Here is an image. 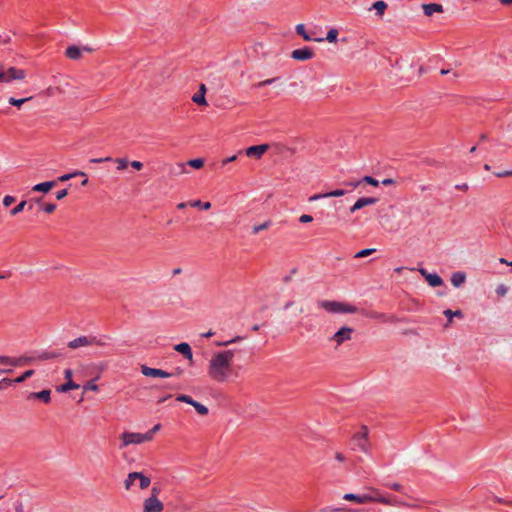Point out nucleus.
<instances>
[{"label":"nucleus","instance_id":"1","mask_svg":"<svg viewBox=\"0 0 512 512\" xmlns=\"http://www.w3.org/2000/svg\"><path fill=\"white\" fill-rule=\"evenodd\" d=\"M235 350L227 349L213 353L208 362L207 375L215 383H226L232 376H238L233 368Z\"/></svg>","mask_w":512,"mask_h":512},{"label":"nucleus","instance_id":"2","mask_svg":"<svg viewBox=\"0 0 512 512\" xmlns=\"http://www.w3.org/2000/svg\"><path fill=\"white\" fill-rule=\"evenodd\" d=\"M318 306L328 313H355L357 308L353 305L338 302V301H329V300H320L318 301Z\"/></svg>","mask_w":512,"mask_h":512},{"label":"nucleus","instance_id":"3","mask_svg":"<svg viewBox=\"0 0 512 512\" xmlns=\"http://www.w3.org/2000/svg\"><path fill=\"white\" fill-rule=\"evenodd\" d=\"M368 434L367 426H361L360 430L352 437V449L368 453Z\"/></svg>","mask_w":512,"mask_h":512},{"label":"nucleus","instance_id":"4","mask_svg":"<svg viewBox=\"0 0 512 512\" xmlns=\"http://www.w3.org/2000/svg\"><path fill=\"white\" fill-rule=\"evenodd\" d=\"M120 439L122 441L120 448H124L132 444H141L144 442H149L150 435H145V433L123 432L121 434Z\"/></svg>","mask_w":512,"mask_h":512},{"label":"nucleus","instance_id":"5","mask_svg":"<svg viewBox=\"0 0 512 512\" xmlns=\"http://www.w3.org/2000/svg\"><path fill=\"white\" fill-rule=\"evenodd\" d=\"M176 400L179 401V402H184V403H187L191 406H193L195 408V410L197 411L198 414L202 415V416H205L209 413V410L208 408L201 404L200 402L194 400L191 396L189 395H185V394H180L176 397Z\"/></svg>","mask_w":512,"mask_h":512},{"label":"nucleus","instance_id":"6","mask_svg":"<svg viewBox=\"0 0 512 512\" xmlns=\"http://www.w3.org/2000/svg\"><path fill=\"white\" fill-rule=\"evenodd\" d=\"M343 499L346 501H352L357 504H366L374 501L375 496L369 493L363 494H354V493H346L343 496Z\"/></svg>","mask_w":512,"mask_h":512},{"label":"nucleus","instance_id":"7","mask_svg":"<svg viewBox=\"0 0 512 512\" xmlns=\"http://www.w3.org/2000/svg\"><path fill=\"white\" fill-rule=\"evenodd\" d=\"M163 503L156 497H148L143 502V512H162Z\"/></svg>","mask_w":512,"mask_h":512},{"label":"nucleus","instance_id":"8","mask_svg":"<svg viewBox=\"0 0 512 512\" xmlns=\"http://www.w3.org/2000/svg\"><path fill=\"white\" fill-rule=\"evenodd\" d=\"M141 373L144 375V376H147V377H158V378H169V377H172L174 374L172 373H169L167 371H164L162 369H158V368H151L147 365H142L141 366Z\"/></svg>","mask_w":512,"mask_h":512},{"label":"nucleus","instance_id":"9","mask_svg":"<svg viewBox=\"0 0 512 512\" xmlns=\"http://www.w3.org/2000/svg\"><path fill=\"white\" fill-rule=\"evenodd\" d=\"M353 331L351 327H342L331 337V340L336 342L337 346H339L351 339Z\"/></svg>","mask_w":512,"mask_h":512},{"label":"nucleus","instance_id":"10","mask_svg":"<svg viewBox=\"0 0 512 512\" xmlns=\"http://www.w3.org/2000/svg\"><path fill=\"white\" fill-rule=\"evenodd\" d=\"M291 57L297 61H306L314 57V51L310 47L295 49L292 51Z\"/></svg>","mask_w":512,"mask_h":512},{"label":"nucleus","instance_id":"11","mask_svg":"<svg viewBox=\"0 0 512 512\" xmlns=\"http://www.w3.org/2000/svg\"><path fill=\"white\" fill-rule=\"evenodd\" d=\"M268 149V144H260L246 148L245 150H243V153H245V155L248 157H255L257 159H260Z\"/></svg>","mask_w":512,"mask_h":512},{"label":"nucleus","instance_id":"12","mask_svg":"<svg viewBox=\"0 0 512 512\" xmlns=\"http://www.w3.org/2000/svg\"><path fill=\"white\" fill-rule=\"evenodd\" d=\"M378 201L375 197H361L359 198L353 206L350 207V213H354L357 210L362 209L365 206L373 205Z\"/></svg>","mask_w":512,"mask_h":512},{"label":"nucleus","instance_id":"13","mask_svg":"<svg viewBox=\"0 0 512 512\" xmlns=\"http://www.w3.org/2000/svg\"><path fill=\"white\" fill-rule=\"evenodd\" d=\"M5 73L8 82L12 80H23L26 77L25 70L15 67H10Z\"/></svg>","mask_w":512,"mask_h":512},{"label":"nucleus","instance_id":"14","mask_svg":"<svg viewBox=\"0 0 512 512\" xmlns=\"http://www.w3.org/2000/svg\"><path fill=\"white\" fill-rule=\"evenodd\" d=\"M91 345V341H90V335L89 336H80L78 338H75L71 341L68 342V347L71 348V349H77L79 347H84V346H90Z\"/></svg>","mask_w":512,"mask_h":512},{"label":"nucleus","instance_id":"15","mask_svg":"<svg viewBox=\"0 0 512 512\" xmlns=\"http://www.w3.org/2000/svg\"><path fill=\"white\" fill-rule=\"evenodd\" d=\"M174 350L181 353L191 363L193 361V353L188 343L182 342L174 346Z\"/></svg>","mask_w":512,"mask_h":512},{"label":"nucleus","instance_id":"16","mask_svg":"<svg viewBox=\"0 0 512 512\" xmlns=\"http://www.w3.org/2000/svg\"><path fill=\"white\" fill-rule=\"evenodd\" d=\"M346 194V191L343 190V189H336V190H333V191H330V192H327V193H323V194H315L313 196L310 197V201H315V200H318V199H322V198H330V197H340V196H343Z\"/></svg>","mask_w":512,"mask_h":512},{"label":"nucleus","instance_id":"17","mask_svg":"<svg viewBox=\"0 0 512 512\" xmlns=\"http://www.w3.org/2000/svg\"><path fill=\"white\" fill-rule=\"evenodd\" d=\"M51 391L50 390H42L40 392H31L28 394L27 399H40L44 403H49L51 400Z\"/></svg>","mask_w":512,"mask_h":512},{"label":"nucleus","instance_id":"18","mask_svg":"<svg viewBox=\"0 0 512 512\" xmlns=\"http://www.w3.org/2000/svg\"><path fill=\"white\" fill-rule=\"evenodd\" d=\"M65 55L71 60H79L82 57V50L75 45L68 46Z\"/></svg>","mask_w":512,"mask_h":512},{"label":"nucleus","instance_id":"19","mask_svg":"<svg viewBox=\"0 0 512 512\" xmlns=\"http://www.w3.org/2000/svg\"><path fill=\"white\" fill-rule=\"evenodd\" d=\"M56 185V181H46L42 183H38L32 187V191L34 192H49Z\"/></svg>","mask_w":512,"mask_h":512},{"label":"nucleus","instance_id":"20","mask_svg":"<svg viewBox=\"0 0 512 512\" xmlns=\"http://www.w3.org/2000/svg\"><path fill=\"white\" fill-rule=\"evenodd\" d=\"M450 281L454 287L458 288L465 283L466 273H464L462 271L454 272L450 277Z\"/></svg>","mask_w":512,"mask_h":512},{"label":"nucleus","instance_id":"21","mask_svg":"<svg viewBox=\"0 0 512 512\" xmlns=\"http://www.w3.org/2000/svg\"><path fill=\"white\" fill-rule=\"evenodd\" d=\"M423 10L426 16H431L436 12H443V6L438 3H429L423 5Z\"/></svg>","mask_w":512,"mask_h":512},{"label":"nucleus","instance_id":"22","mask_svg":"<svg viewBox=\"0 0 512 512\" xmlns=\"http://www.w3.org/2000/svg\"><path fill=\"white\" fill-rule=\"evenodd\" d=\"M370 494L375 496L373 502H379L385 505H396V501L394 499H390L384 496H380L378 490L371 488Z\"/></svg>","mask_w":512,"mask_h":512},{"label":"nucleus","instance_id":"23","mask_svg":"<svg viewBox=\"0 0 512 512\" xmlns=\"http://www.w3.org/2000/svg\"><path fill=\"white\" fill-rule=\"evenodd\" d=\"M296 32L298 35H300L305 41H317L321 42L324 40V38H312L305 30L304 24H298L296 26Z\"/></svg>","mask_w":512,"mask_h":512},{"label":"nucleus","instance_id":"24","mask_svg":"<svg viewBox=\"0 0 512 512\" xmlns=\"http://www.w3.org/2000/svg\"><path fill=\"white\" fill-rule=\"evenodd\" d=\"M109 339L110 338L108 336H106V335H101V336L90 335L91 345H96V346H99V347L107 346Z\"/></svg>","mask_w":512,"mask_h":512},{"label":"nucleus","instance_id":"25","mask_svg":"<svg viewBox=\"0 0 512 512\" xmlns=\"http://www.w3.org/2000/svg\"><path fill=\"white\" fill-rule=\"evenodd\" d=\"M60 356H62V353H60L58 351H43V352L39 353L36 356V358H37V360L45 361V360L55 359Z\"/></svg>","mask_w":512,"mask_h":512},{"label":"nucleus","instance_id":"26","mask_svg":"<svg viewBox=\"0 0 512 512\" xmlns=\"http://www.w3.org/2000/svg\"><path fill=\"white\" fill-rule=\"evenodd\" d=\"M387 7L388 5L385 1L379 0L372 5L371 9H375L376 15L381 18L384 15V12L387 9Z\"/></svg>","mask_w":512,"mask_h":512},{"label":"nucleus","instance_id":"27","mask_svg":"<svg viewBox=\"0 0 512 512\" xmlns=\"http://www.w3.org/2000/svg\"><path fill=\"white\" fill-rule=\"evenodd\" d=\"M426 280H427L428 284L432 287H437L443 283L442 278L438 274H435V273L427 274Z\"/></svg>","mask_w":512,"mask_h":512},{"label":"nucleus","instance_id":"28","mask_svg":"<svg viewBox=\"0 0 512 512\" xmlns=\"http://www.w3.org/2000/svg\"><path fill=\"white\" fill-rule=\"evenodd\" d=\"M137 479L139 480V487L142 490L147 489L151 484L150 478L142 472H137Z\"/></svg>","mask_w":512,"mask_h":512},{"label":"nucleus","instance_id":"29","mask_svg":"<svg viewBox=\"0 0 512 512\" xmlns=\"http://www.w3.org/2000/svg\"><path fill=\"white\" fill-rule=\"evenodd\" d=\"M79 385L72 380H68L66 383L57 388L59 392H68L73 389H78Z\"/></svg>","mask_w":512,"mask_h":512},{"label":"nucleus","instance_id":"30","mask_svg":"<svg viewBox=\"0 0 512 512\" xmlns=\"http://www.w3.org/2000/svg\"><path fill=\"white\" fill-rule=\"evenodd\" d=\"M135 480H137V472H130L124 480V487L126 490H130Z\"/></svg>","mask_w":512,"mask_h":512},{"label":"nucleus","instance_id":"31","mask_svg":"<svg viewBox=\"0 0 512 512\" xmlns=\"http://www.w3.org/2000/svg\"><path fill=\"white\" fill-rule=\"evenodd\" d=\"M0 364L21 366V360H14V358H11L9 356H0Z\"/></svg>","mask_w":512,"mask_h":512},{"label":"nucleus","instance_id":"32","mask_svg":"<svg viewBox=\"0 0 512 512\" xmlns=\"http://www.w3.org/2000/svg\"><path fill=\"white\" fill-rule=\"evenodd\" d=\"M27 204H28V202L26 200L20 201L14 208H12L10 210V215L11 216L18 215L19 213H21L24 210V208L26 207Z\"/></svg>","mask_w":512,"mask_h":512},{"label":"nucleus","instance_id":"33","mask_svg":"<svg viewBox=\"0 0 512 512\" xmlns=\"http://www.w3.org/2000/svg\"><path fill=\"white\" fill-rule=\"evenodd\" d=\"M271 225H272V221L271 220H267V221H265V222H263L261 224L254 225L253 229H252V233L253 234H258L260 231L268 229Z\"/></svg>","mask_w":512,"mask_h":512},{"label":"nucleus","instance_id":"34","mask_svg":"<svg viewBox=\"0 0 512 512\" xmlns=\"http://www.w3.org/2000/svg\"><path fill=\"white\" fill-rule=\"evenodd\" d=\"M76 176H86V174L84 172H82V171H76V172H73V173L64 174V175L60 176L58 178V181L65 182V181H68L71 178L76 177Z\"/></svg>","mask_w":512,"mask_h":512},{"label":"nucleus","instance_id":"35","mask_svg":"<svg viewBox=\"0 0 512 512\" xmlns=\"http://www.w3.org/2000/svg\"><path fill=\"white\" fill-rule=\"evenodd\" d=\"M242 339H243V337H241V336H236V337H234V338H232V339H230V340H227V341H216V342H215V345H216L217 347H227V346H229L230 344H232V343H236V342H238V341H240V340H242Z\"/></svg>","mask_w":512,"mask_h":512},{"label":"nucleus","instance_id":"36","mask_svg":"<svg viewBox=\"0 0 512 512\" xmlns=\"http://www.w3.org/2000/svg\"><path fill=\"white\" fill-rule=\"evenodd\" d=\"M192 101L195 102L198 105H207V101L205 98V95L203 93H195L192 97Z\"/></svg>","mask_w":512,"mask_h":512},{"label":"nucleus","instance_id":"37","mask_svg":"<svg viewBox=\"0 0 512 512\" xmlns=\"http://www.w3.org/2000/svg\"><path fill=\"white\" fill-rule=\"evenodd\" d=\"M31 98H32V97H27V98L17 99V98H14V97H10V98L8 99V103H9L10 105L20 107L22 104H24L25 102L29 101Z\"/></svg>","mask_w":512,"mask_h":512},{"label":"nucleus","instance_id":"38","mask_svg":"<svg viewBox=\"0 0 512 512\" xmlns=\"http://www.w3.org/2000/svg\"><path fill=\"white\" fill-rule=\"evenodd\" d=\"M34 374V370H27L21 376L13 379V383H22Z\"/></svg>","mask_w":512,"mask_h":512},{"label":"nucleus","instance_id":"39","mask_svg":"<svg viewBox=\"0 0 512 512\" xmlns=\"http://www.w3.org/2000/svg\"><path fill=\"white\" fill-rule=\"evenodd\" d=\"M375 251H376V249H374V248H366V249H363V250H360L359 252H357L354 255V258H363V257L373 254Z\"/></svg>","mask_w":512,"mask_h":512},{"label":"nucleus","instance_id":"40","mask_svg":"<svg viewBox=\"0 0 512 512\" xmlns=\"http://www.w3.org/2000/svg\"><path fill=\"white\" fill-rule=\"evenodd\" d=\"M188 165L194 169H200L204 165V161L201 158H196L188 161Z\"/></svg>","mask_w":512,"mask_h":512},{"label":"nucleus","instance_id":"41","mask_svg":"<svg viewBox=\"0 0 512 512\" xmlns=\"http://www.w3.org/2000/svg\"><path fill=\"white\" fill-rule=\"evenodd\" d=\"M191 206L192 207H200L204 210H208L211 207V203L210 202H202L201 200H195L191 203Z\"/></svg>","mask_w":512,"mask_h":512},{"label":"nucleus","instance_id":"42","mask_svg":"<svg viewBox=\"0 0 512 512\" xmlns=\"http://www.w3.org/2000/svg\"><path fill=\"white\" fill-rule=\"evenodd\" d=\"M337 36H338V30L335 29V28H331L328 33H327V36H326V40L329 41V42H335L337 40Z\"/></svg>","mask_w":512,"mask_h":512},{"label":"nucleus","instance_id":"43","mask_svg":"<svg viewBox=\"0 0 512 512\" xmlns=\"http://www.w3.org/2000/svg\"><path fill=\"white\" fill-rule=\"evenodd\" d=\"M361 180V183H366V184H369V185H372L374 187H377L379 185V181L375 178H373L372 176H364Z\"/></svg>","mask_w":512,"mask_h":512},{"label":"nucleus","instance_id":"44","mask_svg":"<svg viewBox=\"0 0 512 512\" xmlns=\"http://www.w3.org/2000/svg\"><path fill=\"white\" fill-rule=\"evenodd\" d=\"M56 207L57 206L54 203H46L41 206V210H43L44 212H46L48 214H51L56 210Z\"/></svg>","mask_w":512,"mask_h":512},{"label":"nucleus","instance_id":"45","mask_svg":"<svg viewBox=\"0 0 512 512\" xmlns=\"http://www.w3.org/2000/svg\"><path fill=\"white\" fill-rule=\"evenodd\" d=\"M508 292V287L504 284H499L497 287H496V294L500 297H503L507 294Z\"/></svg>","mask_w":512,"mask_h":512},{"label":"nucleus","instance_id":"46","mask_svg":"<svg viewBox=\"0 0 512 512\" xmlns=\"http://www.w3.org/2000/svg\"><path fill=\"white\" fill-rule=\"evenodd\" d=\"M14 360H21V366L25 365L27 363H31L35 360H37L36 356H22L19 358H14Z\"/></svg>","mask_w":512,"mask_h":512},{"label":"nucleus","instance_id":"47","mask_svg":"<svg viewBox=\"0 0 512 512\" xmlns=\"http://www.w3.org/2000/svg\"><path fill=\"white\" fill-rule=\"evenodd\" d=\"M115 162L118 164L117 169L118 170H124L127 168L128 161L125 158H117L115 159Z\"/></svg>","mask_w":512,"mask_h":512},{"label":"nucleus","instance_id":"48","mask_svg":"<svg viewBox=\"0 0 512 512\" xmlns=\"http://www.w3.org/2000/svg\"><path fill=\"white\" fill-rule=\"evenodd\" d=\"M243 153V150H239L238 153L236 155H233V156H230V157H227L225 159L222 160V165L225 166L227 165L228 163H231V162H234L238 155H241Z\"/></svg>","mask_w":512,"mask_h":512},{"label":"nucleus","instance_id":"49","mask_svg":"<svg viewBox=\"0 0 512 512\" xmlns=\"http://www.w3.org/2000/svg\"><path fill=\"white\" fill-rule=\"evenodd\" d=\"M161 428V424H155L148 432L145 433V435H150V441L154 438V435L157 431H159Z\"/></svg>","mask_w":512,"mask_h":512},{"label":"nucleus","instance_id":"50","mask_svg":"<svg viewBox=\"0 0 512 512\" xmlns=\"http://www.w3.org/2000/svg\"><path fill=\"white\" fill-rule=\"evenodd\" d=\"M14 202H15V197H14V196L6 195V196L3 198V206H4V207H9V206H11Z\"/></svg>","mask_w":512,"mask_h":512},{"label":"nucleus","instance_id":"51","mask_svg":"<svg viewBox=\"0 0 512 512\" xmlns=\"http://www.w3.org/2000/svg\"><path fill=\"white\" fill-rule=\"evenodd\" d=\"M13 384L12 379L4 378L0 380V390L6 389L7 387L11 386Z\"/></svg>","mask_w":512,"mask_h":512},{"label":"nucleus","instance_id":"52","mask_svg":"<svg viewBox=\"0 0 512 512\" xmlns=\"http://www.w3.org/2000/svg\"><path fill=\"white\" fill-rule=\"evenodd\" d=\"M276 80H277V78L266 79V80H263V81L257 83L255 85V87L261 88V87H264V86H267V85H270V84L274 83Z\"/></svg>","mask_w":512,"mask_h":512},{"label":"nucleus","instance_id":"53","mask_svg":"<svg viewBox=\"0 0 512 512\" xmlns=\"http://www.w3.org/2000/svg\"><path fill=\"white\" fill-rule=\"evenodd\" d=\"M386 486L397 492H401L403 490V486L399 483H388Z\"/></svg>","mask_w":512,"mask_h":512},{"label":"nucleus","instance_id":"54","mask_svg":"<svg viewBox=\"0 0 512 512\" xmlns=\"http://www.w3.org/2000/svg\"><path fill=\"white\" fill-rule=\"evenodd\" d=\"M84 390H92L98 391V385H96L93 381H89L84 387Z\"/></svg>","mask_w":512,"mask_h":512},{"label":"nucleus","instance_id":"55","mask_svg":"<svg viewBox=\"0 0 512 512\" xmlns=\"http://www.w3.org/2000/svg\"><path fill=\"white\" fill-rule=\"evenodd\" d=\"M299 221L301 223H310V222L313 221V217L311 215H308V214H303V215L300 216Z\"/></svg>","mask_w":512,"mask_h":512},{"label":"nucleus","instance_id":"56","mask_svg":"<svg viewBox=\"0 0 512 512\" xmlns=\"http://www.w3.org/2000/svg\"><path fill=\"white\" fill-rule=\"evenodd\" d=\"M113 159L111 157H105V158H92L90 159L91 163H103V162H110Z\"/></svg>","mask_w":512,"mask_h":512},{"label":"nucleus","instance_id":"57","mask_svg":"<svg viewBox=\"0 0 512 512\" xmlns=\"http://www.w3.org/2000/svg\"><path fill=\"white\" fill-rule=\"evenodd\" d=\"M67 195H68V190L67 189L59 190V191L56 192V199L57 200H62Z\"/></svg>","mask_w":512,"mask_h":512},{"label":"nucleus","instance_id":"58","mask_svg":"<svg viewBox=\"0 0 512 512\" xmlns=\"http://www.w3.org/2000/svg\"><path fill=\"white\" fill-rule=\"evenodd\" d=\"M495 175L499 178L512 176V170H504V171L496 172Z\"/></svg>","mask_w":512,"mask_h":512},{"label":"nucleus","instance_id":"59","mask_svg":"<svg viewBox=\"0 0 512 512\" xmlns=\"http://www.w3.org/2000/svg\"><path fill=\"white\" fill-rule=\"evenodd\" d=\"M360 184H361V180L344 182L345 186L351 187L352 189L357 188Z\"/></svg>","mask_w":512,"mask_h":512},{"label":"nucleus","instance_id":"60","mask_svg":"<svg viewBox=\"0 0 512 512\" xmlns=\"http://www.w3.org/2000/svg\"><path fill=\"white\" fill-rule=\"evenodd\" d=\"M160 492H161V489H160L159 486H153L151 488V495H150V497L158 498V495L160 494Z\"/></svg>","mask_w":512,"mask_h":512},{"label":"nucleus","instance_id":"61","mask_svg":"<svg viewBox=\"0 0 512 512\" xmlns=\"http://www.w3.org/2000/svg\"><path fill=\"white\" fill-rule=\"evenodd\" d=\"M342 511H344L343 508L326 507V508L321 509V512H342Z\"/></svg>","mask_w":512,"mask_h":512},{"label":"nucleus","instance_id":"62","mask_svg":"<svg viewBox=\"0 0 512 512\" xmlns=\"http://www.w3.org/2000/svg\"><path fill=\"white\" fill-rule=\"evenodd\" d=\"M130 165L136 169V170H141L142 167H143V164L140 162V161H137V160H134L130 163Z\"/></svg>","mask_w":512,"mask_h":512},{"label":"nucleus","instance_id":"63","mask_svg":"<svg viewBox=\"0 0 512 512\" xmlns=\"http://www.w3.org/2000/svg\"><path fill=\"white\" fill-rule=\"evenodd\" d=\"M454 317L461 318L462 317V312L460 310H456V311H451L450 310V322L452 321V318H454Z\"/></svg>","mask_w":512,"mask_h":512},{"label":"nucleus","instance_id":"64","mask_svg":"<svg viewBox=\"0 0 512 512\" xmlns=\"http://www.w3.org/2000/svg\"><path fill=\"white\" fill-rule=\"evenodd\" d=\"M72 375H73V371L71 369H66L64 371V377L67 379V380H72Z\"/></svg>","mask_w":512,"mask_h":512}]
</instances>
